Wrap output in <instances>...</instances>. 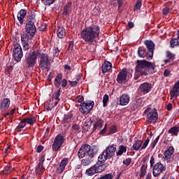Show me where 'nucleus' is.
Instances as JSON below:
<instances>
[{
    "instance_id": "28",
    "label": "nucleus",
    "mask_w": 179,
    "mask_h": 179,
    "mask_svg": "<svg viewBox=\"0 0 179 179\" xmlns=\"http://www.w3.org/2000/svg\"><path fill=\"white\" fill-rule=\"evenodd\" d=\"M45 155H44L43 156H42L40 159L39 163L38 164V166L36 168V173H40L43 170V164H44V162L45 160Z\"/></svg>"
},
{
    "instance_id": "60",
    "label": "nucleus",
    "mask_w": 179,
    "mask_h": 179,
    "mask_svg": "<svg viewBox=\"0 0 179 179\" xmlns=\"http://www.w3.org/2000/svg\"><path fill=\"white\" fill-rule=\"evenodd\" d=\"M83 100H84L83 96L79 95L77 96L76 103H82Z\"/></svg>"
},
{
    "instance_id": "3",
    "label": "nucleus",
    "mask_w": 179,
    "mask_h": 179,
    "mask_svg": "<svg viewBox=\"0 0 179 179\" xmlns=\"http://www.w3.org/2000/svg\"><path fill=\"white\" fill-rule=\"evenodd\" d=\"M28 20L29 21H27L26 26H25V36L24 35V37L25 39L29 40V38H32L34 36V34H36V31H37L36 29V26L34 25V22L31 21V19H33V15H28L27 16Z\"/></svg>"
},
{
    "instance_id": "31",
    "label": "nucleus",
    "mask_w": 179,
    "mask_h": 179,
    "mask_svg": "<svg viewBox=\"0 0 179 179\" xmlns=\"http://www.w3.org/2000/svg\"><path fill=\"white\" fill-rule=\"evenodd\" d=\"M61 80H62V73H59L57 74V76H56L55 79V87H60L61 86Z\"/></svg>"
},
{
    "instance_id": "57",
    "label": "nucleus",
    "mask_w": 179,
    "mask_h": 179,
    "mask_svg": "<svg viewBox=\"0 0 179 179\" xmlns=\"http://www.w3.org/2000/svg\"><path fill=\"white\" fill-rule=\"evenodd\" d=\"M171 75V71L170 70L165 69L164 71V76L167 78V76H170Z\"/></svg>"
},
{
    "instance_id": "19",
    "label": "nucleus",
    "mask_w": 179,
    "mask_h": 179,
    "mask_svg": "<svg viewBox=\"0 0 179 179\" xmlns=\"http://www.w3.org/2000/svg\"><path fill=\"white\" fill-rule=\"evenodd\" d=\"M72 118H73V114L72 113H69L64 115L63 120L61 121V124L64 125V127H71V123L72 122Z\"/></svg>"
},
{
    "instance_id": "61",
    "label": "nucleus",
    "mask_w": 179,
    "mask_h": 179,
    "mask_svg": "<svg viewBox=\"0 0 179 179\" xmlns=\"http://www.w3.org/2000/svg\"><path fill=\"white\" fill-rule=\"evenodd\" d=\"M43 149H44V146L38 145L36 148L37 153H41V152H43Z\"/></svg>"
},
{
    "instance_id": "9",
    "label": "nucleus",
    "mask_w": 179,
    "mask_h": 179,
    "mask_svg": "<svg viewBox=\"0 0 179 179\" xmlns=\"http://www.w3.org/2000/svg\"><path fill=\"white\" fill-rule=\"evenodd\" d=\"M108 166H109L108 163H106V160L102 157H98V161L94 165V167H95L97 174V173H103L107 169Z\"/></svg>"
},
{
    "instance_id": "18",
    "label": "nucleus",
    "mask_w": 179,
    "mask_h": 179,
    "mask_svg": "<svg viewBox=\"0 0 179 179\" xmlns=\"http://www.w3.org/2000/svg\"><path fill=\"white\" fill-rule=\"evenodd\" d=\"M174 154V147L171 146L165 150L164 152V160L167 163H170L171 162V159H173V155Z\"/></svg>"
},
{
    "instance_id": "15",
    "label": "nucleus",
    "mask_w": 179,
    "mask_h": 179,
    "mask_svg": "<svg viewBox=\"0 0 179 179\" xmlns=\"http://www.w3.org/2000/svg\"><path fill=\"white\" fill-rule=\"evenodd\" d=\"M96 155H97V153H92L90 155H86V157L81 160L82 166L84 167L90 166V164L94 162V156H96Z\"/></svg>"
},
{
    "instance_id": "11",
    "label": "nucleus",
    "mask_w": 179,
    "mask_h": 179,
    "mask_svg": "<svg viewBox=\"0 0 179 179\" xmlns=\"http://www.w3.org/2000/svg\"><path fill=\"white\" fill-rule=\"evenodd\" d=\"M13 56L15 61H17V62H20V61H22V58L23 57V50H22V46H20V45H15L13 50Z\"/></svg>"
},
{
    "instance_id": "49",
    "label": "nucleus",
    "mask_w": 179,
    "mask_h": 179,
    "mask_svg": "<svg viewBox=\"0 0 179 179\" xmlns=\"http://www.w3.org/2000/svg\"><path fill=\"white\" fill-rule=\"evenodd\" d=\"M24 104H26L24 106L23 108H24V115H27V114H29V106H27V103L25 102H24Z\"/></svg>"
},
{
    "instance_id": "55",
    "label": "nucleus",
    "mask_w": 179,
    "mask_h": 179,
    "mask_svg": "<svg viewBox=\"0 0 179 179\" xmlns=\"http://www.w3.org/2000/svg\"><path fill=\"white\" fill-rule=\"evenodd\" d=\"M135 27V24L132 22H129L127 26V30H129V29H134Z\"/></svg>"
},
{
    "instance_id": "44",
    "label": "nucleus",
    "mask_w": 179,
    "mask_h": 179,
    "mask_svg": "<svg viewBox=\"0 0 179 179\" xmlns=\"http://www.w3.org/2000/svg\"><path fill=\"white\" fill-rule=\"evenodd\" d=\"M109 96L108 94H105L103 97V107H106L107 106V103H108Z\"/></svg>"
},
{
    "instance_id": "2",
    "label": "nucleus",
    "mask_w": 179,
    "mask_h": 179,
    "mask_svg": "<svg viewBox=\"0 0 179 179\" xmlns=\"http://www.w3.org/2000/svg\"><path fill=\"white\" fill-rule=\"evenodd\" d=\"M99 148L96 145L90 146L89 144H83L78 152V156L79 159H83L85 156H89L93 153H97Z\"/></svg>"
},
{
    "instance_id": "63",
    "label": "nucleus",
    "mask_w": 179,
    "mask_h": 179,
    "mask_svg": "<svg viewBox=\"0 0 179 179\" xmlns=\"http://www.w3.org/2000/svg\"><path fill=\"white\" fill-rule=\"evenodd\" d=\"M117 1V5H118V8H121L124 3V0H115Z\"/></svg>"
},
{
    "instance_id": "7",
    "label": "nucleus",
    "mask_w": 179,
    "mask_h": 179,
    "mask_svg": "<svg viewBox=\"0 0 179 179\" xmlns=\"http://www.w3.org/2000/svg\"><path fill=\"white\" fill-rule=\"evenodd\" d=\"M65 142V137L62 134H57L55 138L53 143L52 145V149L54 152H58L61 150V148L62 145H64Z\"/></svg>"
},
{
    "instance_id": "59",
    "label": "nucleus",
    "mask_w": 179,
    "mask_h": 179,
    "mask_svg": "<svg viewBox=\"0 0 179 179\" xmlns=\"http://www.w3.org/2000/svg\"><path fill=\"white\" fill-rule=\"evenodd\" d=\"M142 105V99H138L136 100V107H141Z\"/></svg>"
},
{
    "instance_id": "54",
    "label": "nucleus",
    "mask_w": 179,
    "mask_h": 179,
    "mask_svg": "<svg viewBox=\"0 0 179 179\" xmlns=\"http://www.w3.org/2000/svg\"><path fill=\"white\" fill-rule=\"evenodd\" d=\"M73 45H75V43H73V41H71L69 45L68 51L72 52V50H73Z\"/></svg>"
},
{
    "instance_id": "56",
    "label": "nucleus",
    "mask_w": 179,
    "mask_h": 179,
    "mask_svg": "<svg viewBox=\"0 0 179 179\" xmlns=\"http://www.w3.org/2000/svg\"><path fill=\"white\" fill-rule=\"evenodd\" d=\"M65 170V168L59 166L57 169V174H61V173H64V171Z\"/></svg>"
},
{
    "instance_id": "35",
    "label": "nucleus",
    "mask_w": 179,
    "mask_h": 179,
    "mask_svg": "<svg viewBox=\"0 0 179 179\" xmlns=\"http://www.w3.org/2000/svg\"><path fill=\"white\" fill-rule=\"evenodd\" d=\"M178 132H179V127H171L168 131L169 134H171L172 135H174V136H178Z\"/></svg>"
},
{
    "instance_id": "21",
    "label": "nucleus",
    "mask_w": 179,
    "mask_h": 179,
    "mask_svg": "<svg viewBox=\"0 0 179 179\" xmlns=\"http://www.w3.org/2000/svg\"><path fill=\"white\" fill-rule=\"evenodd\" d=\"M103 124H104V120L101 118H99L94 124L93 129H92L91 134L96 132V131H99L101 128H103Z\"/></svg>"
},
{
    "instance_id": "36",
    "label": "nucleus",
    "mask_w": 179,
    "mask_h": 179,
    "mask_svg": "<svg viewBox=\"0 0 179 179\" xmlns=\"http://www.w3.org/2000/svg\"><path fill=\"white\" fill-rule=\"evenodd\" d=\"M148 169V164H143L141 167V171H140V179L143 178L146 175V170Z\"/></svg>"
},
{
    "instance_id": "51",
    "label": "nucleus",
    "mask_w": 179,
    "mask_h": 179,
    "mask_svg": "<svg viewBox=\"0 0 179 179\" xmlns=\"http://www.w3.org/2000/svg\"><path fill=\"white\" fill-rule=\"evenodd\" d=\"M131 162H132L131 158H127L126 159H124L123 164H125V166H129L131 164Z\"/></svg>"
},
{
    "instance_id": "47",
    "label": "nucleus",
    "mask_w": 179,
    "mask_h": 179,
    "mask_svg": "<svg viewBox=\"0 0 179 179\" xmlns=\"http://www.w3.org/2000/svg\"><path fill=\"white\" fill-rule=\"evenodd\" d=\"M149 142H150V140L149 138H147L145 141L143 145H141V150H143V149H146V148H148V145H149Z\"/></svg>"
},
{
    "instance_id": "58",
    "label": "nucleus",
    "mask_w": 179,
    "mask_h": 179,
    "mask_svg": "<svg viewBox=\"0 0 179 179\" xmlns=\"http://www.w3.org/2000/svg\"><path fill=\"white\" fill-rule=\"evenodd\" d=\"M72 6V2L69 1L66 3V6H64L63 9H66V10H69V8Z\"/></svg>"
},
{
    "instance_id": "42",
    "label": "nucleus",
    "mask_w": 179,
    "mask_h": 179,
    "mask_svg": "<svg viewBox=\"0 0 179 179\" xmlns=\"http://www.w3.org/2000/svg\"><path fill=\"white\" fill-rule=\"evenodd\" d=\"M142 7V0H138L134 6V10H139Z\"/></svg>"
},
{
    "instance_id": "1",
    "label": "nucleus",
    "mask_w": 179,
    "mask_h": 179,
    "mask_svg": "<svg viewBox=\"0 0 179 179\" xmlns=\"http://www.w3.org/2000/svg\"><path fill=\"white\" fill-rule=\"evenodd\" d=\"M99 36H100V27L94 24L83 29L80 34L81 38L85 43L91 45L94 43Z\"/></svg>"
},
{
    "instance_id": "13",
    "label": "nucleus",
    "mask_w": 179,
    "mask_h": 179,
    "mask_svg": "<svg viewBox=\"0 0 179 179\" xmlns=\"http://www.w3.org/2000/svg\"><path fill=\"white\" fill-rule=\"evenodd\" d=\"M25 59L27 61V64L28 65V68H34V65H36V61L37 59V55H36V52H32L29 53L26 57Z\"/></svg>"
},
{
    "instance_id": "22",
    "label": "nucleus",
    "mask_w": 179,
    "mask_h": 179,
    "mask_svg": "<svg viewBox=\"0 0 179 179\" xmlns=\"http://www.w3.org/2000/svg\"><path fill=\"white\" fill-rule=\"evenodd\" d=\"M171 97L177 99L179 95V80L175 83L173 90L170 92Z\"/></svg>"
},
{
    "instance_id": "14",
    "label": "nucleus",
    "mask_w": 179,
    "mask_h": 179,
    "mask_svg": "<svg viewBox=\"0 0 179 179\" xmlns=\"http://www.w3.org/2000/svg\"><path fill=\"white\" fill-rule=\"evenodd\" d=\"M127 76H128V70L124 68L119 72L116 79V82H117L119 85H122V83H126Z\"/></svg>"
},
{
    "instance_id": "17",
    "label": "nucleus",
    "mask_w": 179,
    "mask_h": 179,
    "mask_svg": "<svg viewBox=\"0 0 179 179\" xmlns=\"http://www.w3.org/2000/svg\"><path fill=\"white\" fill-rule=\"evenodd\" d=\"M152 84L150 83H143L140 85L138 87V90L142 93L143 94H148L152 90Z\"/></svg>"
},
{
    "instance_id": "4",
    "label": "nucleus",
    "mask_w": 179,
    "mask_h": 179,
    "mask_svg": "<svg viewBox=\"0 0 179 179\" xmlns=\"http://www.w3.org/2000/svg\"><path fill=\"white\" fill-rule=\"evenodd\" d=\"M135 67L136 72H142L143 69H150V73H155V65L151 62L147 60H137Z\"/></svg>"
},
{
    "instance_id": "48",
    "label": "nucleus",
    "mask_w": 179,
    "mask_h": 179,
    "mask_svg": "<svg viewBox=\"0 0 179 179\" xmlns=\"http://www.w3.org/2000/svg\"><path fill=\"white\" fill-rule=\"evenodd\" d=\"M61 51L59 50V49L58 48H55L54 50H53V57H58V55H59V52Z\"/></svg>"
},
{
    "instance_id": "39",
    "label": "nucleus",
    "mask_w": 179,
    "mask_h": 179,
    "mask_svg": "<svg viewBox=\"0 0 179 179\" xmlns=\"http://www.w3.org/2000/svg\"><path fill=\"white\" fill-rule=\"evenodd\" d=\"M178 38H173L170 41L171 48H174L176 46L179 45Z\"/></svg>"
},
{
    "instance_id": "38",
    "label": "nucleus",
    "mask_w": 179,
    "mask_h": 179,
    "mask_svg": "<svg viewBox=\"0 0 179 179\" xmlns=\"http://www.w3.org/2000/svg\"><path fill=\"white\" fill-rule=\"evenodd\" d=\"M17 20H19L20 24H23V9L20 10L17 15Z\"/></svg>"
},
{
    "instance_id": "20",
    "label": "nucleus",
    "mask_w": 179,
    "mask_h": 179,
    "mask_svg": "<svg viewBox=\"0 0 179 179\" xmlns=\"http://www.w3.org/2000/svg\"><path fill=\"white\" fill-rule=\"evenodd\" d=\"M93 122H94V118L87 119L83 124V133L86 134L89 132V129L92 128Z\"/></svg>"
},
{
    "instance_id": "8",
    "label": "nucleus",
    "mask_w": 179,
    "mask_h": 179,
    "mask_svg": "<svg viewBox=\"0 0 179 179\" xmlns=\"http://www.w3.org/2000/svg\"><path fill=\"white\" fill-rule=\"evenodd\" d=\"M94 107V101L81 102L79 108V111L83 114V115H87L92 111V109Z\"/></svg>"
},
{
    "instance_id": "53",
    "label": "nucleus",
    "mask_w": 179,
    "mask_h": 179,
    "mask_svg": "<svg viewBox=\"0 0 179 179\" xmlns=\"http://www.w3.org/2000/svg\"><path fill=\"white\" fill-rule=\"evenodd\" d=\"M162 12H163V15H164L165 16H167V15H169V13H170V8H169V7L164 8L163 9Z\"/></svg>"
},
{
    "instance_id": "23",
    "label": "nucleus",
    "mask_w": 179,
    "mask_h": 179,
    "mask_svg": "<svg viewBox=\"0 0 179 179\" xmlns=\"http://www.w3.org/2000/svg\"><path fill=\"white\" fill-rule=\"evenodd\" d=\"M139 58H147L149 57V52H146V49L143 47H139L137 52Z\"/></svg>"
},
{
    "instance_id": "41",
    "label": "nucleus",
    "mask_w": 179,
    "mask_h": 179,
    "mask_svg": "<svg viewBox=\"0 0 179 179\" xmlns=\"http://www.w3.org/2000/svg\"><path fill=\"white\" fill-rule=\"evenodd\" d=\"M69 160V159H68V158H64L61 161L59 166L61 167H63V169H65V167H66V166L68 165Z\"/></svg>"
},
{
    "instance_id": "40",
    "label": "nucleus",
    "mask_w": 179,
    "mask_h": 179,
    "mask_svg": "<svg viewBox=\"0 0 179 179\" xmlns=\"http://www.w3.org/2000/svg\"><path fill=\"white\" fill-rule=\"evenodd\" d=\"M118 131V128L116 125H113L109 129V135H113V134H115Z\"/></svg>"
},
{
    "instance_id": "25",
    "label": "nucleus",
    "mask_w": 179,
    "mask_h": 179,
    "mask_svg": "<svg viewBox=\"0 0 179 179\" xmlns=\"http://www.w3.org/2000/svg\"><path fill=\"white\" fill-rule=\"evenodd\" d=\"M166 57L168 59L164 60V64H170V62H173L176 59V54L170 51L166 52Z\"/></svg>"
},
{
    "instance_id": "16",
    "label": "nucleus",
    "mask_w": 179,
    "mask_h": 179,
    "mask_svg": "<svg viewBox=\"0 0 179 179\" xmlns=\"http://www.w3.org/2000/svg\"><path fill=\"white\" fill-rule=\"evenodd\" d=\"M164 170H166V167L163 166L162 162H157L153 166L152 174L154 177H157V176H159L160 173H162V171H164Z\"/></svg>"
},
{
    "instance_id": "29",
    "label": "nucleus",
    "mask_w": 179,
    "mask_h": 179,
    "mask_svg": "<svg viewBox=\"0 0 179 179\" xmlns=\"http://www.w3.org/2000/svg\"><path fill=\"white\" fill-rule=\"evenodd\" d=\"M58 38H64V36L66 34L65 28L64 27H59L57 31Z\"/></svg>"
},
{
    "instance_id": "5",
    "label": "nucleus",
    "mask_w": 179,
    "mask_h": 179,
    "mask_svg": "<svg viewBox=\"0 0 179 179\" xmlns=\"http://www.w3.org/2000/svg\"><path fill=\"white\" fill-rule=\"evenodd\" d=\"M115 152H117V144L109 145L99 157H102L105 161L110 160V159H113L115 156Z\"/></svg>"
},
{
    "instance_id": "33",
    "label": "nucleus",
    "mask_w": 179,
    "mask_h": 179,
    "mask_svg": "<svg viewBox=\"0 0 179 179\" xmlns=\"http://www.w3.org/2000/svg\"><path fill=\"white\" fill-rule=\"evenodd\" d=\"M85 174L89 176H94V174H97L94 165L91 166L90 169H87L85 171Z\"/></svg>"
},
{
    "instance_id": "26",
    "label": "nucleus",
    "mask_w": 179,
    "mask_h": 179,
    "mask_svg": "<svg viewBox=\"0 0 179 179\" xmlns=\"http://www.w3.org/2000/svg\"><path fill=\"white\" fill-rule=\"evenodd\" d=\"M9 106H10V99L6 98L0 103V110L3 111L9 108Z\"/></svg>"
},
{
    "instance_id": "62",
    "label": "nucleus",
    "mask_w": 179,
    "mask_h": 179,
    "mask_svg": "<svg viewBox=\"0 0 179 179\" xmlns=\"http://www.w3.org/2000/svg\"><path fill=\"white\" fill-rule=\"evenodd\" d=\"M66 85H68V82L66 81V79L62 80V87H66Z\"/></svg>"
},
{
    "instance_id": "27",
    "label": "nucleus",
    "mask_w": 179,
    "mask_h": 179,
    "mask_svg": "<svg viewBox=\"0 0 179 179\" xmlns=\"http://www.w3.org/2000/svg\"><path fill=\"white\" fill-rule=\"evenodd\" d=\"M113 68V64H111V62H106L104 64H102L101 66V71L102 73H107L110 69Z\"/></svg>"
},
{
    "instance_id": "10",
    "label": "nucleus",
    "mask_w": 179,
    "mask_h": 179,
    "mask_svg": "<svg viewBox=\"0 0 179 179\" xmlns=\"http://www.w3.org/2000/svg\"><path fill=\"white\" fill-rule=\"evenodd\" d=\"M40 62H39V68L44 71L45 69H48V66L51 65V62L48 59V55L45 53H42L40 57Z\"/></svg>"
},
{
    "instance_id": "6",
    "label": "nucleus",
    "mask_w": 179,
    "mask_h": 179,
    "mask_svg": "<svg viewBox=\"0 0 179 179\" xmlns=\"http://www.w3.org/2000/svg\"><path fill=\"white\" fill-rule=\"evenodd\" d=\"M144 114L146 115V121L148 124H156L159 120V114L156 108L150 109L148 108L144 110Z\"/></svg>"
},
{
    "instance_id": "52",
    "label": "nucleus",
    "mask_w": 179,
    "mask_h": 179,
    "mask_svg": "<svg viewBox=\"0 0 179 179\" xmlns=\"http://www.w3.org/2000/svg\"><path fill=\"white\" fill-rule=\"evenodd\" d=\"M22 130H23V120L21 121V123L16 129L17 132H22Z\"/></svg>"
},
{
    "instance_id": "64",
    "label": "nucleus",
    "mask_w": 179,
    "mask_h": 179,
    "mask_svg": "<svg viewBox=\"0 0 179 179\" xmlns=\"http://www.w3.org/2000/svg\"><path fill=\"white\" fill-rule=\"evenodd\" d=\"M70 85L71 86V87H76V85H78V81H71L69 80Z\"/></svg>"
},
{
    "instance_id": "50",
    "label": "nucleus",
    "mask_w": 179,
    "mask_h": 179,
    "mask_svg": "<svg viewBox=\"0 0 179 179\" xmlns=\"http://www.w3.org/2000/svg\"><path fill=\"white\" fill-rule=\"evenodd\" d=\"M61 96L60 94H58L57 92H54L52 96L55 100H57V101H61V99H59V96Z\"/></svg>"
},
{
    "instance_id": "30",
    "label": "nucleus",
    "mask_w": 179,
    "mask_h": 179,
    "mask_svg": "<svg viewBox=\"0 0 179 179\" xmlns=\"http://www.w3.org/2000/svg\"><path fill=\"white\" fill-rule=\"evenodd\" d=\"M142 145H143V142L142 140H137L133 144V150H139L141 148L142 149Z\"/></svg>"
},
{
    "instance_id": "45",
    "label": "nucleus",
    "mask_w": 179,
    "mask_h": 179,
    "mask_svg": "<svg viewBox=\"0 0 179 179\" xmlns=\"http://www.w3.org/2000/svg\"><path fill=\"white\" fill-rule=\"evenodd\" d=\"M42 3L43 5H52L54 2H55V0H41Z\"/></svg>"
},
{
    "instance_id": "32",
    "label": "nucleus",
    "mask_w": 179,
    "mask_h": 179,
    "mask_svg": "<svg viewBox=\"0 0 179 179\" xmlns=\"http://www.w3.org/2000/svg\"><path fill=\"white\" fill-rule=\"evenodd\" d=\"M127 152V146H124V145H121L119 146V150L117 152H116V156H122L124 153Z\"/></svg>"
},
{
    "instance_id": "43",
    "label": "nucleus",
    "mask_w": 179,
    "mask_h": 179,
    "mask_svg": "<svg viewBox=\"0 0 179 179\" xmlns=\"http://www.w3.org/2000/svg\"><path fill=\"white\" fill-rule=\"evenodd\" d=\"M159 139H160V136H158L151 143V149H155L156 147V145H157V143L159 142Z\"/></svg>"
},
{
    "instance_id": "46",
    "label": "nucleus",
    "mask_w": 179,
    "mask_h": 179,
    "mask_svg": "<svg viewBox=\"0 0 179 179\" xmlns=\"http://www.w3.org/2000/svg\"><path fill=\"white\" fill-rule=\"evenodd\" d=\"M139 73L140 76H148V75H149V69H144V71L142 70Z\"/></svg>"
},
{
    "instance_id": "34",
    "label": "nucleus",
    "mask_w": 179,
    "mask_h": 179,
    "mask_svg": "<svg viewBox=\"0 0 179 179\" xmlns=\"http://www.w3.org/2000/svg\"><path fill=\"white\" fill-rule=\"evenodd\" d=\"M116 176H117V174L115 173V172H113V173H107L103 176H101L100 178H98L96 179H113L114 177H115Z\"/></svg>"
},
{
    "instance_id": "12",
    "label": "nucleus",
    "mask_w": 179,
    "mask_h": 179,
    "mask_svg": "<svg viewBox=\"0 0 179 179\" xmlns=\"http://www.w3.org/2000/svg\"><path fill=\"white\" fill-rule=\"evenodd\" d=\"M144 44L146 46L148 52V59H153V54L155 52V43L151 40H145Z\"/></svg>"
},
{
    "instance_id": "37",
    "label": "nucleus",
    "mask_w": 179,
    "mask_h": 179,
    "mask_svg": "<svg viewBox=\"0 0 179 179\" xmlns=\"http://www.w3.org/2000/svg\"><path fill=\"white\" fill-rule=\"evenodd\" d=\"M23 124H24L23 128H24V127H26V124H29V125H33V124H34V121L33 120L32 118L27 117L23 119Z\"/></svg>"
},
{
    "instance_id": "24",
    "label": "nucleus",
    "mask_w": 179,
    "mask_h": 179,
    "mask_svg": "<svg viewBox=\"0 0 179 179\" xmlns=\"http://www.w3.org/2000/svg\"><path fill=\"white\" fill-rule=\"evenodd\" d=\"M129 95L123 94L120 99V106H127L129 103Z\"/></svg>"
}]
</instances>
